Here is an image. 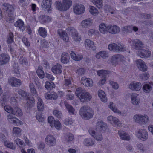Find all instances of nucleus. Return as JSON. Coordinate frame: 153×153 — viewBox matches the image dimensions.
Instances as JSON below:
<instances>
[{
    "label": "nucleus",
    "mask_w": 153,
    "mask_h": 153,
    "mask_svg": "<svg viewBox=\"0 0 153 153\" xmlns=\"http://www.w3.org/2000/svg\"><path fill=\"white\" fill-rule=\"evenodd\" d=\"M81 82L84 86L87 87H92L94 85L93 81L92 79L85 76L81 78Z\"/></svg>",
    "instance_id": "6ab92c4d"
},
{
    "label": "nucleus",
    "mask_w": 153,
    "mask_h": 153,
    "mask_svg": "<svg viewBox=\"0 0 153 153\" xmlns=\"http://www.w3.org/2000/svg\"><path fill=\"white\" fill-rule=\"evenodd\" d=\"M138 55L142 58H148L151 54L150 51L143 49H140L138 51Z\"/></svg>",
    "instance_id": "c85d7f7f"
},
{
    "label": "nucleus",
    "mask_w": 153,
    "mask_h": 153,
    "mask_svg": "<svg viewBox=\"0 0 153 153\" xmlns=\"http://www.w3.org/2000/svg\"><path fill=\"white\" fill-rule=\"evenodd\" d=\"M67 33L72 37L74 41L76 42H80L81 40L80 35L78 34L77 31L73 27H70L66 29Z\"/></svg>",
    "instance_id": "423d86ee"
},
{
    "label": "nucleus",
    "mask_w": 153,
    "mask_h": 153,
    "mask_svg": "<svg viewBox=\"0 0 153 153\" xmlns=\"http://www.w3.org/2000/svg\"><path fill=\"white\" fill-rule=\"evenodd\" d=\"M125 60V58L122 55L119 54H116L111 57L110 61L112 65L114 66H115L120 62L124 63Z\"/></svg>",
    "instance_id": "0eeeda50"
},
{
    "label": "nucleus",
    "mask_w": 153,
    "mask_h": 153,
    "mask_svg": "<svg viewBox=\"0 0 153 153\" xmlns=\"http://www.w3.org/2000/svg\"><path fill=\"white\" fill-rule=\"evenodd\" d=\"M89 11L92 15L97 14L98 13V10L93 6H89Z\"/></svg>",
    "instance_id": "680f3d73"
},
{
    "label": "nucleus",
    "mask_w": 153,
    "mask_h": 153,
    "mask_svg": "<svg viewBox=\"0 0 153 153\" xmlns=\"http://www.w3.org/2000/svg\"><path fill=\"white\" fill-rule=\"evenodd\" d=\"M38 33L39 35L43 38L45 37L47 35L45 29L42 27H40L38 29Z\"/></svg>",
    "instance_id": "8fccbe9b"
},
{
    "label": "nucleus",
    "mask_w": 153,
    "mask_h": 153,
    "mask_svg": "<svg viewBox=\"0 0 153 153\" xmlns=\"http://www.w3.org/2000/svg\"><path fill=\"white\" fill-rule=\"evenodd\" d=\"M108 48L110 51H113L116 53L120 52L126 51V48L120 43H113L109 44Z\"/></svg>",
    "instance_id": "39448f33"
},
{
    "label": "nucleus",
    "mask_w": 153,
    "mask_h": 153,
    "mask_svg": "<svg viewBox=\"0 0 153 153\" xmlns=\"http://www.w3.org/2000/svg\"><path fill=\"white\" fill-rule=\"evenodd\" d=\"M15 143L19 147H22L24 145V141L21 139L17 138L15 140Z\"/></svg>",
    "instance_id": "0e129e2a"
},
{
    "label": "nucleus",
    "mask_w": 153,
    "mask_h": 153,
    "mask_svg": "<svg viewBox=\"0 0 153 153\" xmlns=\"http://www.w3.org/2000/svg\"><path fill=\"white\" fill-rule=\"evenodd\" d=\"M8 96H3L0 99L1 103L2 106H3L6 104L8 103L9 100Z\"/></svg>",
    "instance_id": "3c124183"
},
{
    "label": "nucleus",
    "mask_w": 153,
    "mask_h": 153,
    "mask_svg": "<svg viewBox=\"0 0 153 153\" xmlns=\"http://www.w3.org/2000/svg\"><path fill=\"white\" fill-rule=\"evenodd\" d=\"M74 122V120L71 118H68L65 120L64 122V124L66 125L69 126L72 125Z\"/></svg>",
    "instance_id": "338daca9"
},
{
    "label": "nucleus",
    "mask_w": 153,
    "mask_h": 153,
    "mask_svg": "<svg viewBox=\"0 0 153 153\" xmlns=\"http://www.w3.org/2000/svg\"><path fill=\"white\" fill-rule=\"evenodd\" d=\"M109 107L114 113H117L119 114H121V111L116 108L113 102H111L110 103Z\"/></svg>",
    "instance_id": "de8ad7c7"
},
{
    "label": "nucleus",
    "mask_w": 153,
    "mask_h": 153,
    "mask_svg": "<svg viewBox=\"0 0 153 153\" xmlns=\"http://www.w3.org/2000/svg\"><path fill=\"white\" fill-rule=\"evenodd\" d=\"M97 94L98 97L102 102H107V99L104 91L102 90H99Z\"/></svg>",
    "instance_id": "72a5a7b5"
},
{
    "label": "nucleus",
    "mask_w": 153,
    "mask_h": 153,
    "mask_svg": "<svg viewBox=\"0 0 153 153\" xmlns=\"http://www.w3.org/2000/svg\"><path fill=\"white\" fill-rule=\"evenodd\" d=\"M66 94L65 98L67 100H71L74 99L75 97L74 94L70 91L68 90Z\"/></svg>",
    "instance_id": "09e8293b"
},
{
    "label": "nucleus",
    "mask_w": 153,
    "mask_h": 153,
    "mask_svg": "<svg viewBox=\"0 0 153 153\" xmlns=\"http://www.w3.org/2000/svg\"><path fill=\"white\" fill-rule=\"evenodd\" d=\"M128 42L132 47L139 51L143 47V44L142 42L139 39H135L132 40L129 39L128 40Z\"/></svg>",
    "instance_id": "9d476101"
},
{
    "label": "nucleus",
    "mask_w": 153,
    "mask_h": 153,
    "mask_svg": "<svg viewBox=\"0 0 153 153\" xmlns=\"http://www.w3.org/2000/svg\"><path fill=\"white\" fill-rule=\"evenodd\" d=\"M13 34L11 32L10 33L7 39V42L8 44H11L13 42Z\"/></svg>",
    "instance_id": "bf43d9fd"
},
{
    "label": "nucleus",
    "mask_w": 153,
    "mask_h": 153,
    "mask_svg": "<svg viewBox=\"0 0 153 153\" xmlns=\"http://www.w3.org/2000/svg\"><path fill=\"white\" fill-rule=\"evenodd\" d=\"M95 141L91 138H87L84 139L83 143L84 145L87 146H91L95 144Z\"/></svg>",
    "instance_id": "f704fd0d"
},
{
    "label": "nucleus",
    "mask_w": 153,
    "mask_h": 153,
    "mask_svg": "<svg viewBox=\"0 0 153 153\" xmlns=\"http://www.w3.org/2000/svg\"><path fill=\"white\" fill-rule=\"evenodd\" d=\"M141 114H136L133 117V120L135 122L140 124Z\"/></svg>",
    "instance_id": "e2e57ef3"
},
{
    "label": "nucleus",
    "mask_w": 153,
    "mask_h": 153,
    "mask_svg": "<svg viewBox=\"0 0 153 153\" xmlns=\"http://www.w3.org/2000/svg\"><path fill=\"white\" fill-rule=\"evenodd\" d=\"M138 94L136 93H132L131 96V102L134 105H138L140 102V99L138 97Z\"/></svg>",
    "instance_id": "4be33fe9"
},
{
    "label": "nucleus",
    "mask_w": 153,
    "mask_h": 153,
    "mask_svg": "<svg viewBox=\"0 0 153 153\" xmlns=\"http://www.w3.org/2000/svg\"><path fill=\"white\" fill-rule=\"evenodd\" d=\"M109 25L102 23L100 24L98 27V30L101 33L105 34L108 33Z\"/></svg>",
    "instance_id": "a878e982"
},
{
    "label": "nucleus",
    "mask_w": 153,
    "mask_h": 153,
    "mask_svg": "<svg viewBox=\"0 0 153 153\" xmlns=\"http://www.w3.org/2000/svg\"><path fill=\"white\" fill-rule=\"evenodd\" d=\"M45 142L46 144L49 146H53L56 143V139L54 136L51 134H48L46 137Z\"/></svg>",
    "instance_id": "a211bd4d"
},
{
    "label": "nucleus",
    "mask_w": 153,
    "mask_h": 153,
    "mask_svg": "<svg viewBox=\"0 0 153 153\" xmlns=\"http://www.w3.org/2000/svg\"><path fill=\"white\" fill-rule=\"evenodd\" d=\"M120 31V27L114 24H109L108 33L112 34H115L119 33Z\"/></svg>",
    "instance_id": "aec40b11"
},
{
    "label": "nucleus",
    "mask_w": 153,
    "mask_h": 153,
    "mask_svg": "<svg viewBox=\"0 0 153 153\" xmlns=\"http://www.w3.org/2000/svg\"><path fill=\"white\" fill-rule=\"evenodd\" d=\"M42 69L43 68L42 66H39L36 71L37 75L41 79L43 78L45 76V74Z\"/></svg>",
    "instance_id": "49530a36"
},
{
    "label": "nucleus",
    "mask_w": 153,
    "mask_h": 153,
    "mask_svg": "<svg viewBox=\"0 0 153 153\" xmlns=\"http://www.w3.org/2000/svg\"><path fill=\"white\" fill-rule=\"evenodd\" d=\"M7 118L8 121L10 123L16 126H21L23 125V123L19 119L14 117L12 114H9L7 116Z\"/></svg>",
    "instance_id": "f8f14e48"
},
{
    "label": "nucleus",
    "mask_w": 153,
    "mask_h": 153,
    "mask_svg": "<svg viewBox=\"0 0 153 153\" xmlns=\"http://www.w3.org/2000/svg\"><path fill=\"white\" fill-rule=\"evenodd\" d=\"M2 8L6 11V16L9 17L8 18L13 19L14 8L13 7L8 3H4L2 5Z\"/></svg>",
    "instance_id": "1a4fd4ad"
},
{
    "label": "nucleus",
    "mask_w": 153,
    "mask_h": 153,
    "mask_svg": "<svg viewBox=\"0 0 153 153\" xmlns=\"http://www.w3.org/2000/svg\"><path fill=\"white\" fill-rule=\"evenodd\" d=\"M81 25L84 28L90 27L92 24V22L91 20H84L81 22Z\"/></svg>",
    "instance_id": "4c0bfd02"
},
{
    "label": "nucleus",
    "mask_w": 153,
    "mask_h": 153,
    "mask_svg": "<svg viewBox=\"0 0 153 153\" xmlns=\"http://www.w3.org/2000/svg\"><path fill=\"white\" fill-rule=\"evenodd\" d=\"M109 82L110 85L113 89H117L119 88V85L117 82L111 80H110Z\"/></svg>",
    "instance_id": "69168bd1"
},
{
    "label": "nucleus",
    "mask_w": 153,
    "mask_h": 153,
    "mask_svg": "<svg viewBox=\"0 0 153 153\" xmlns=\"http://www.w3.org/2000/svg\"><path fill=\"white\" fill-rule=\"evenodd\" d=\"M118 133L119 137L122 140H129L130 139L129 135L124 131H119Z\"/></svg>",
    "instance_id": "473e14b6"
},
{
    "label": "nucleus",
    "mask_w": 153,
    "mask_h": 153,
    "mask_svg": "<svg viewBox=\"0 0 153 153\" xmlns=\"http://www.w3.org/2000/svg\"><path fill=\"white\" fill-rule=\"evenodd\" d=\"M4 109L8 113L14 114L15 113L13 112V110L12 107L9 105H5L4 107Z\"/></svg>",
    "instance_id": "13d9d810"
},
{
    "label": "nucleus",
    "mask_w": 153,
    "mask_h": 153,
    "mask_svg": "<svg viewBox=\"0 0 153 153\" xmlns=\"http://www.w3.org/2000/svg\"><path fill=\"white\" fill-rule=\"evenodd\" d=\"M45 87L46 89L49 90L51 88H54L55 87V85L53 82H45Z\"/></svg>",
    "instance_id": "864d4df0"
},
{
    "label": "nucleus",
    "mask_w": 153,
    "mask_h": 153,
    "mask_svg": "<svg viewBox=\"0 0 153 153\" xmlns=\"http://www.w3.org/2000/svg\"><path fill=\"white\" fill-rule=\"evenodd\" d=\"M48 120L51 128H55L57 130H60L62 129V126L60 122L58 120H55L53 117H49Z\"/></svg>",
    "instance_id": "6e6552de"
},
{
    "label": "nucleus",
    "mask_w": 153,
    "mask_h": 153,
    "mask_svg": "<svg viewBox=\"0 0 153 153\" xmlns=\"http://www.w3.org/2000/svg\"><path fill=\"white\" fill-rule=\"evenodd\" d=\"M89 106L87 105H84L81 107L80 108L79 113L80 116L82 118L85 115L87 111L89 110L88 108Z\"/></svg>",
    "instance_id": "a19ab883"
},
{
    "label": "nucleus",
    "mask_w": 153,
    "mask_h": 153,
    "mask_svg": "<svg viewBox=\"0 0 153 153\" xmlns=\"http://www.w3.org/2000/svg\"><path fill=\"white\" fill-rule=\"evenodd\" d=\"M57 33L61 39L63 41L65 42H67L69 41V37L65 31L61 29H59L57 31Z\"/></svg>",
    "instance_id": "412c9836"
},
{
    "label": "nucleus",
    "mask_w": 153,
    "mask_h": 153,
    "mask_svg": "<svg viewBox=\"0 0 153 153\" xmlns=\"http://www.w3.org/2000/svg\"><path fill=\"white\" fill-rule=\"evenodd\" d=\"M13 112L15 113L13 114V115H16L18 117L22 116L23 115V113L21 109L17 107L15 109Z\"/></svg>",
    "instance_id": "5fc2aeb1"
},
{
    "label": "nucleus",
    "mask_w": 153,
    "mask_h": 153,
    "mask_svg": "<svg viewBox=\"0 0 153 153\" xmlns=\"http://www.w3.org/2000/svg\"><path fill=\"white\" fill-rule=\"evenodd\" d=\"M9 60L10 57L8 54L4 53L0 54V66L6 64Z\"/></svg>",
    "instance_id": "393cba45"
},
{
    "label": "nucleus",
    "mask_w": 153,
    "mask_h": 153,
    "mask_svg": "<svg viewBox=\"0 0 153 153\" xmlns=\"http://www.w3.org/2000/svg\"><path fill=\"white\" fill-rule=\"evenodd\" d=\"M107 121L113 125L120 126L121 125L120 122L117 118L112 115L109 116L107 117Z\"/></svg>",
    "instance_id": "dca6fc26"
},
{
    "label": "nucleus",
    "mask_w": 153,
    "mask_h": 153,
    "mask_svg": "<svg viewBox=\"0 0 153 153\" xmlns=\"http://www.w3.org/2000/svg\"><path fill=\"white\" fill-rule=\"evenodd\" d=\"M141 88V83L136 81L131 82L128 85V88L133 91H139Z\"/></svg>",
    "instance_id": "ddd939ff"
},
{
    "label": "nucleus",
    "mask_w": 153,
    "mask_h": 153,
    "mask_svg": "<svg viewBox=\"0 0 153 153\" xmlns=\"http://www.w3.org/2000/svg\"><path fill=\"white\" fill-rule=\"evenodd\" d=\"M30 140H29V139L26 137H25L24 138V140L26 144L29 146H32L34 144V142L33 139L30 136Z\"/></svg>",
    "instance_id": "a18cd8bd"
},
{
    "label": "nucleus",
    "mask_w": 153,
    "mask_h": 153,
    "mask_svg": "<svg viewBox=\"0 0 153 153\" xmlns=\"http://www.w3.org/2000/svg\"><path fill=\"white\" fill-rule=\"evenodd\" d=\"M52 4V0H43L42 3L41 7L43 10L50 13L52 9L51 7Z\"/></svg>",
    "instance_id": "4468645a"
},
{
    "label": "nucleus",
    "mask_w": 153,
    "mask_h": 153,
    "mask_svg": "<svg viewBox=\"0 0 153 153\" xmlns=\"http://www.w3.org/2000/svg\"><path fill=\"white\" fill-rule=\"evenodd\" d=\"M36 117V119L39 122H43L45 120L44 115L40 113H38L37 114Z\"/></svg>",
    "instance_id": "052dcab7"
},
{
    "label": "nucleus",
    "mask_w": 153,
    "mask_h": 153,
    "mask_svg": "<svg viewBox=\"0 0 153 153\" xmlns=\"http://www.w3.org/2000/svg\"><path fill=\"white\" fill-rule=\"evenodd\" d=\"M71 58L74 60L79 61L82 60L83 58L82 55L76 54L74 52L72 51L70 53Z\"/></svg>",
    "instance_id": "7c9ffc66"
},
{
    "label": "nucleus",
    "mask_w": 153,
    "mask_h": 153,
    "mask_svg": "<svg viewBox=\"0 0 153 153\" xmlns=\"http://www.w3.org/2000/svg\"><path fill=\"white\" fill-rule=\"evenodd\" d=\"M135 63L137 67L139 70L143 71H145L147 70V67L145 62L142 60L137 59Z\"/></svg>",
    "instance_id": "5701e85b"
},
{
    "label": "nucleus",
    "mask_w": 153,
    "mask_h": 153,
    "mask_svg": "<svg viewBox=\"0 0 153 153\" xmlns=\"http://www.w3.org/2000/svg\"><path fill=\"white\" fill-rule=\"evenodd\" d=\"M91 2L97 7L101 8L102 6V0H91Z\"/></svg>",
    "instance_id": "6e6d98bb"
},
{
    "label": "nucleus",
    "mask_w": 153,
    "mask_h": 153,
    "mask_svg": "<svg viewBox=\"0 0 153 153\" xmlns=\"http://www.w3.org/2000/svg\"><path fill=\"white\" fill-rule=\"evenodd\" d=\"M88 109L89 110L86 111L82 118L86 120H89L93 117L94 114L93 111L89 106Z\"/></svg>",
    "instance_id": "2f4dec72"
},
{
    "label": "nucleus",
    "mask_w": 153,
    "mask_h": 153,
    "mask_svg": "<svg viewBox=\"0 0 153 153\" xmlns=\"http://www.w3.org/2000/svg\"><path fill=\"white\" fill-rule=\"evenodd\" d=\"M84 45L85 48L89 51H94L96 49V46L94 42L89 39L85 40Z\"/></svg>",
    "instance_id": "f3484780"
},
{
    "label": "nucleus",
    "mask_w": 153,
    "mask_h": 153,
    "mask_svg": "<svg viewBox=\"0 0 153 153\" xmlns=\"http://www.w3.org/2000/svg\"><path fill=\"white\" fill-rule=\"evenodd\" d=\"M75 94L82 102H88L92 98V96L89 92L86 91L80 87L76 89Z\"/></svg>",
    "instance_id": "f03ea898"
},
{
    "label": "nucleus",
    "mask_w": 153,
    "mask_h": 153,
    "mask_svg": "<svg viewBox=\"0 0 153 153\" xmlns=\"http://www.w3.org/2000/svg\"><path fill=\"white\" fill-rule=\"evenodd\" d=\"M85 9L84 6L82 4H76L73 6V11L77 15H80L83 13L85 11Z\"/></svg>",
    "instance_id": "2eb2a0df"
},
{
    "label": "nucleus",
    "mask_w": 153,
    "mask_h": 153,
    "mask_svg": "<svg viewBox=\"0 0 153 153\" xmlns=\"http://www.w3.org/2000/svg\"><path fill=\"white\" fill-rule=\"evenodd\" d=\"M110 71L105 70H98L97 72V75L99 76H103V77H106V76L110 73Z\"/></svg>",
    "instance_id": "58836bf2"
},
{
    "label": "nucleus",
    "mask_w": 153,
    "mask_h": 153,
    "mask_svg": "<svg viewBox=\"0 0 153 153\" xmlns=\"http://www.w3.org/2000/svg\"><path fill=\"white\" fill-rule=\"evenodd\" d=\"M64 104L69 114L71 115H74L75 114V109L73 107L66 102H65Z\"/></svg>",
    "instance_id": "e433bc0d"
},
{
    "label": "nucleus",
    "mask_w": 153,
    "mask_h": 153,
    "mask_svg": "<svg viewBox=\"0 0 153 153\" xmlns=\"http://www.w3.org/2000/svg\"><path fill=\"white\" fill-rule=\"evenodd\" d=\"M55 3L57 8L59 10L61 11L68 10L72 4L71 0H63L62 3L58 1Z\"/></svg>",
    "instance_id": "20e7f679"
},
{
    "label": "nucleus",
    "mask_w": 153,
    "mask_h": 153,
    "mask_svg": "<svg viewBox=\"0 0 153 153\" xmlns=\"http://www.w3.org/2000/svg\"><path fill=\"white\" fill-rule=\"evenodd\" d=\"M153 83L150 82L145 84L142 87V90L143 92L149 93L152 89Z\"/></svg>",
    "instance_id": "cd10ccee"
},
{
    "label": "nucleus",
    "mask_w": 153,
    "mask_h": 153,
    "mask_svg": "<svg viewBox=\"0 0 153 153\" xmlns=\"http://www.w3.org/2000/svg\"><path fill=\"white\" fill-rule=\"evenodd\" d=\"M70 57L68 53L64 52L61 56L60 59L61 62L62 63L66 64L70 61Z\"/></svg>",
    "instance_id": "c756f323"
},
{
    "label": "nucleus",
    "mask_w": 153,
    "mask_h": 153,
    "mask_svg": "<svg viewBox=\"0 0 153 153\" xmlns=\"http://www.w3.org/2000/svg\"><path fill=\"white\" fill-rule=\"evenodd\" d=\"M4 146L8 148L12 149H15L16 148L15 146L12 142L6 140L4 142Z\"/></svg>",
    "instance_id": "603ef678"
},
{
    "label": "nucleus",
    "mask_w": 153,
    "mask_h": 153,
    "mask_svg": "<svg viewBox=\"0 0 153 153\" xmlns=\"http://www.w3.org/2000/svg\"><path fill=\"white\" fill-rule=\"evenodd\" d=\"M137 137L140 140L145 141L147 140L148 137V133L145 129H139L135 133Z\"/></svg>",
    "instance_id": "9b49d317"
},
{
    "label": "nucleus",
    "mask_w": 153,
    "mask_h": 153,
    "mask_svg": "<svg viewBox=\"0 0 153 153\" xmlns=\"http://www.w3.org/2000/svg\"><path fill=\"white\" fill-rule=\"evenodd\" d=\"M137 149L141 153H143L146 150L144 146L141 143H140L137 145Z\"/></svg>",
    "instance_id": "4d7b16f0"
},
{
    "label": "nucleus",
    "mask_w": 153,
    "mask_h": 153,
    "mask_svg": "<svg viewBox=\"0 0 153 153\" xmlns=\"http://www.w3.org/2000/svg\"><path fill=\"white\" fill-rule=\"evenodd\" d=\"M62 66L59 63L53 65L51 68L52 72L55 75H60L62 72Z\"/></svg>",
    "instance_id": "b1692460"
},
{
    "label": "nucleus",
    "mask_w": 153,
    "mask_h": 153,
    "mask_svg": "<svg viewBox=\"0 0 153 153\" xmlns=\"http://www.w3.org/2000/svg\"><path fill=\"white\" fill-rule=\"evenodd\" d=\"M18 94L19 95L22 97L23 98L26 99L27 102L26 104L25 105V107H27L28 109L30 108L34 105L35 100L33 97H27V93L21 89L18 91Z\"/></svg>",
    "instance_id": "7ed1b4c3"
},
{
    "label": "nucleus",
    "mask_w": 153,
    "mask_h": 153,
    "mask_svg": "<svg viewBox=\"0 0 153 153\" xmlns=\"http://www.w3.org/2000/svg\"><path fill=\"white\" fill-rule=\"evenodd\" d=\"M38 102L37 103V107L39 111H42L44 108V105L42 99L39 97H38Z\"/></svg>",
    "instance_id": "c03bdc74"
},
{
    "label": "nucleus",
    "mask_w": 153,
    "mask_h": 153,
    "mask_svg": "<svg viewBox=\"0 0 153 153\" xmlns=\"http://www.w3.org/2000/svg\"><path fill=\"white\" fill-rule=\"evenodd\" d=\"M149 117L147 115H141L140 124L142 125L146 124L149 121Z\"/></svg>",
    "instance_id": "37998d69"
},
{
    "label": "nucleus",
    "mask_w": 153,
    "mask_h": 153,
    "mask_svg": "<svg viewBox=\"0 0 153 153\" xmlns=\"http://www.w3.org/2000/svg\"><path fill=\"white\" fill-rule=\"evenodd\" d=\"M152 16L150 14L141 13L139 15V18L141 19H149L151 18Z\"/></svg>",
    "instance_id": "774afa93"
},
{
    "label": "nucleus",
    "mask_w": 153,
    "mask_h": 153,
    "mask_svg": "<svg viewBox=\"0 0 153 153\" xmlns=\"http://www.w3.org/2000/svg\"><path fill=\"white\" fill-rule=\"evenodd\" d=\"M97 128L96 129V132L94 129L91 128L89 130V132L90 134L97 141H101L102 140L103 137L102 135L97 132V128L99 129V131L103 132H105L107 128L106 124L103 122L102 121L100 120L96 123Z\"/></svg>",
    "instance_id": "f257e3e1"
},
{
    "label": "nucleus",
    "mask_w": 153,
    "mask_h": 153,
    "mask_svg": "<svg viewBox=\"0 0 153 153\" xmlns=\"http://www.w3.org/2000/svg\"><path fill=\"white\" fill-rule=\"evenodd\" d=\"M8 82L10 85L13 87L19 86L21 84V82L19 79L13 77L9 78Z\"/></svg>",
    "instance_id": "bb28decb"
},
{
    "label": "nucleus",
    "mask_w": 153,
    "mask_h": 153,
    "mask_svg": "<svg viewBox=\"0 0 153 153\" xmlns=\"http://www.w3.org/2000/svg\"><path fill=\"white\" fill-rule=\"evenodd\" d=\"M29 88L30 92L32 95L36 97H38V94L33 84L30 83L29 85Z\"/></svg>",
    "instance_id": "79ce46f5"
},
{
    "label": "nucleus",
    "mask_w": 153,
    "mask_h": 153,
    "mask_svg": "<svg viewBox=\"0 0 153 153\" xmlns=\"http://www.w3.org/2000/svg\"><path fill=\"white\" fill-rule=\"evenodd\" d=\"M22 132V129L19 127H15L13 128L12 133L13 135L16 136H19L21 135Z\"/></svg>",
    "instance_id": "ea45409f"
},
{
    "label": "nucleus",
    "mask_w": 153,
    "mask_h": 153,
    "mask_svg": "<svg viewBox=\"0 0 153 153\" xmlns=\"http://www.w3.org/2000/svg\"><path fill=\"white\" fill-rule=\"evenodd\" d=\"M15 26L19 28L22 31H23L25 30L24 22L22 20H18L15 23Z\"/></svg>",
    "instance_id": "c9c22d12"
}]
</instances>
